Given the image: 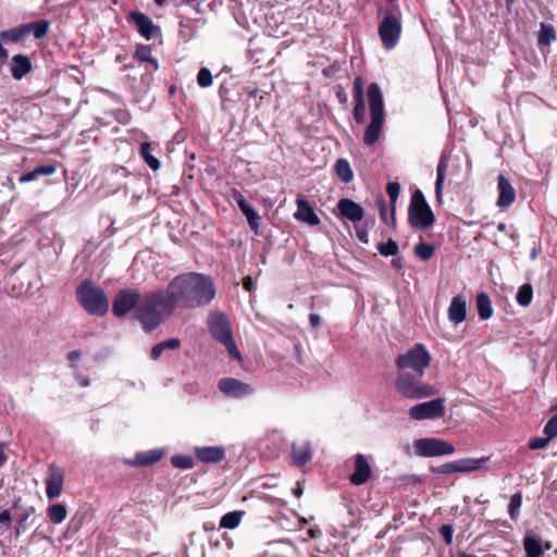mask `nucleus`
I'll list each match as a JSON object with an SVG mask.
<instances>
[{
	"mask_svg": "<svg viewBox=\"0 0 557 557\" xmlns=\"http://www.w3.org/2000/svg\"><path fill=\"white\" fill-rule=\"evenodd\" d=\"M338 211L347 220L356 223L363 219L364 212L360 205L351 199H341L337 203Z\"/></svg>",
	"mask_w": 557,
	"mask_h": 557,
	"instance_id": "20",
	"label": "nucleus"
},
{
	"mask_svg": "<svg viewBox=\"0 0 557 557\" xmlns=\"http://www.w3.org/2000/svg\"><path fill=\"white\" fill-rule=\"evenodd\" d=\"M556 38L555 32L553 27L547 26L545 24H541V30L539 34V44L540 45H550Z\"/></svg>",
	"mask_w": 557,
	"mask_h": 557,
	"instance_id": "44",
	"label": "nucleus"
},
{
	"mask_svg": "<svg viewBox=\"0 0 557 557\" xmlns=\"http://www.w3.org/2000/svg\"><path fill=\"white\" fill-rule=\"evenodd\" d=\"M163 456V451L160 449H151L148 451H141L136 454L134 459L125 460V463L133 467L151 466L158 462Z\"/></svg>",
	"mask_w": 557,
	"mask_h": 557,
	"instance_id": "23",
	"label": "nucleus"
},
{
	"mask_svg": "<svg viewBox=\"0 0 557 557\" xmlns=\"http://www.w3.org/2000/svg\"><path fill=\"white\" fill-rule=\"evenodd\" d=\"M377 250L384 257H395L398 253V245L394 239L389 238L385 243H380L377 245Z\"/></svg>",
	"mask_w": 557,
	"mask_h": 557,
	"instance_id": "39",
	"label": "nucleus"
},
{
	"mask_svg": "<svg viewBox=\"0 0 557 557\" xmlns=\"http://www.w3.org/2000/svg\"><path fill=\"white\" fill-rule=\"evenodd\" d=\"M354 117L359 124L364 122L366 107L363 100L355 101Z\"/></svg>",
	"mask_w": 557,
	"mask_h": 557,
	"instance_id": "50",
	"label": "nucleus"
},
{
	"mask_svg": "<svg viewBox=\"0 0 557 557\" xmlns=\"http://www.w3.org/2000/svg\"><path fill=\"white\" fill-rule=\"evenodd\" d=\"M234 199L239 209L248 205L247 201L245 200L244 196L239 193H236L234 195Z\"/></svg>",
	"mask_w": 557,
	"mask_h": 557,
	"instance_id": "61",
	"label": "nucleus"
},
{
	"mask_svg": "<svg viewBox=\"0 0 557 557\" xmlns=\"http://www.w3.org/2000/svg\"><path fill=\"white\" fill-rule=\"evenodd\" d=\"M25 26H28V34L33 32L34 37L36 39H40L47 35L50 23L48 21L41 20L38 22L27 23Z\"/></svg>",
	"mask_w": 557,
	"mask_h": 557,
	"instance_id": "34",
	"label": "nucleus"
},
{
	"mask_svg": "<svg viewBox=\"0 0 557 557\" xmlns=\"http://www.w3.org/2000/svg\"><path fill=\"white\" fill-rule=\"evenodd\" d=\"M408 221L412 227L419 230L431 227L435 221L433 211L420 189H416L411 195Z\"/></svg>",
	"mask_w": 557,
	"mask_h": 557,
	"instance_id": "8",
	"label": "nucleus"
},
{
	"mask_svg": "<svg viewBox=\"0 0 557 557\" xmlns=\"http://www.w3.org/2000/svg\"><path fill=\"white\" fill-rule=\"evenodd\" d=\"M532 297H533L532 286L530 284H524L519 288L516 299L520 306L525 307V306L530 305V302L532 301Z\"/></svg>",
	"mask_w": 557,
	"mask_h": 557,
	"instance_id": "37",
	"label": "nucleus"
},
{
	"mask_svg": "<svg viewBox=\"0 0 557 557\" xmlns=\"http://www.w3.org/2000/svg\"><path fill=\"white\" fill-rule=\"evenodd\" d=\"M165 348L163 347L162 343H159L151 348L150 356L153 360H157L160 358Z\"/></svg>",
	"mask_w": 557,
	"mask_h": 557,
	"instance_id": "56",
	"label": "nucleus"
},
{
	"mask_svg": "<svg viewBox=\"0 0 557 557\" xmlns=\"http://www.w3.org/2000/svg\"><path fill=\"white\" fill-rule=\"evenodd\" d=\"M433 472L438 473V474H450V473L459 472L458 461L456 460V461L444 463V465L433 469Z\"/></svg>",
	"mask_w": 557,
	"mask_h": 557,
	"instance_id": "48",
	"label": "nucleus"
},
{
	"mask_svg": "<svg viewBox=\"0 0 557 557\" xmlns=\"http://www.w3.org/2000/svg\"><path fill=\"white\" fill-rule=\"evenodd\" d=\"M392 267L396 270H401L404 267L403 259L395 256V258L392 260Z\"/></svg>",
	"mask_w": 557,
	"mask_h": 557,
	"instance_id": "62",
	"label": "nucleus"
},
{
	"mask_svg": "<svg viewBox=\"0 0 557 557\" xmlns=\"http://www.w3.org/2000/svg\"><path fill=\"white\" fill-rule=\"evenodd\" d=\"M497 188H498V207H508L516 199V191L510 182L503 175L499 174L497 178Z\"/></svg>",
	"mask_w": 557,
	"mask_h": 557,
	"instance_id": "21",
	"label": "nucleus"
},
{
	"mask_svg": "<svg viewBox=\"0 0 557 557\" xmlns=\"http://www.w3.org/2000/svg\"><path fill=\"white\" fill-rule=\"evenodd\" d=\"M38 177L37 173H35V169L30 172H27L20 176V183H28L35 181Z\"/></svg>",
	"mask_w": 557,
	"mask_h": 557,
	"instance_id": "58",
	"label": "nucleus"
},
{
	"mask_svg": "<svg viewBox=\"0 0 557 557\" xmlns=\"http://www.w3.org/2000/svg\"><path fill=\"white\" fill-rule=\"evenodd\" d=\"M65 474L64 471L57 465H50L46 478V495L48 499L52 500L58 498L63 491Z\"/></svg>",
	"mask_w": 557,
	"mask_h": 557,
	"instance_id": "13",
	"label": "nucleus"
},
{
	"mask_svg": "<svg viewBox=\"0 0 557 557\" xmlns=\"http://www.w3.org/2000/svg\"><path fill=\"white\" fill-rule=\"evenodd\" d=\"M55 171H57V166L54 164H45V165H39V166L35 168V173H37L38 176H40V175L49 176V175L54 174Z\"/></svg>",
	"mask_w": 557,
	"mask_h": 557,
	"instance_id": "55",
	"label": "nucleus"
},
{
	"mask_svg": "<svg viewBox=\"0 0 557 557\" xmlns=\"http://www.w3.org/2000/svg\"><path fill=\"white\" fill-rule=\"evenodd\" d=\"M10 519H11V517H10V513L8 510H2L0 512V523L8 524L10 522Z\"/></svg>",
	"mask_w": 557,
	"mask_h": 557,
	"instance_id": "63",
	"label": "nucleus"
},
{
	"mask_svg": "<svg viewBox=\"0 0 557 557\" xmlns=\"http://www.w3.org/2000/svg\"><path fill=\"white\" fill-rule=\"evenodd\" d=\"M370 475V463L362 454H357L355 457V471L349 476L350 482L354 485H362L369 480Z\"/></svg>",
	"mask_w": 557,
	"mask_h": 557,
	"instance_id": "17",
	"label": "nucleus"
},
{
	"mask_svg": "<svg viewBox=\"0 0 557 557\" xmlns=\"http://www.w3.org/2000/svg\"><path fill=\"white\" fill-rule=\"evenodd\" d=\"M32 70V61L26 54L18 53L12 58L10 72L13 78L20 81L30 73Z\"/></svg>",
	"mask_w": 557,
	"mask_h": 557,
	"instance_id": "22",
	"label": "nucleus"
},
{
	"mask_svg": "<svg viewBox=\"0 0 557 557\" xmlns=\"http://www.w3.org/2000/svg\"><path fill=\"white\" fill-rule=\"evenodd\" d=\"M431 360V354L425 346L423 344H416L412 348L396 358L395 366L398 371L424 375Z\"/></svg>",
	"mask_w": 557,
	"mask_h": 557,
	"instance_id": "6",
	"label": "nucleus"
},
{
	"mask_svg": "<svg viewBox=\"0 0 557 557\" xmlns=\"http://www.w3.org/2000/svg\"><path fill=\"white\" fill-rule=\"evenodd\" d=\"M194 451L197 459L203 463H218L225 457V449L222 446H196Z\"/></svg>",
	"mask_w": 557,
	"mask_h": 557,
	"instance_id": "18",
	"label": "nucleus"
},
{
	"mask_svg": "<svg viewBox=\"0 0 557 557\" xmlns=\"http://www.w3.org/2000/svg\"><path fill=\"white\" fill-rule=\"evenodd\" d=\"M297 211L294 216L297 221L306 223L310 226L320 224V218L317 215L312 206L304 198L298 197L296 199Z\"/></svg>",
	"mask_w": 557,
	"mask_h": 557,
	"instance_id": "16",
	"label": "nucleus"
},
{
	"mask_svg": "<svg viewBox=\"0 0 557 557\" xmlns=\"http://www.w3.org/2000/svg\"><path fill=\"white\" fill-rule=\"evenodd\" d=\"M379 34L383 46L391 50L393 49L401 34L400 17L393 13H387L379 26Z\"/></svg>",
	"mask_w": 557,
	"mask_h": 557,
	"instance_id": "10",
	"label": "nucleus"
},
{
	"mask_svg": "<svg viewBox=\"0 0 557 557\" xmlns=\"http://www.w3.org/2000/svg\"><path fill=\"white\" fill-rule=\"evenodd\" d=\"M240 211L246 216L249 226L253 231H257L260 226V223H259L260 218H259L258 213L249 205L240 208Z\"/></svg>",
	"mask_w": 557,
	"mask_h": 557,
	"instance_id": "41",
	"label": "nucleus"
},
{
	"mask_svg": "<svg viewBox=\"0 0 557 557\" xmlns=\"http://www.w3.org/2000/svg\"><path fill=\"white\" fill-rule=\"evenodd\" d=\"M48 517L55 524L62 523L67 517V509L63 504H52L47 509Z\"/></svg>",
	"mask_w": 557,
	"mask_h": 557,
	"instance_id": "30",
	"label": "nucleus"
},
{
	"mask_svg": "<svg viewBox=\"0 0 557 557\" xmlns=\"http://www.w3.org/2000/svg\"><path fill=\"white\" fill-rule=\"evenodd\" d=\"M440 534L443 536L446 544L449 545L453 543L454 530L450 524H443L440 528Z\"/></svg>",
	"mask_w": 557,
	"mask_h": 557,
	"instance_id": "54",
	"label": "nucleus"
},
{
	"mask_svg": "<svg viewBox=\"0 0 557 557\" xmlns=\"http://www.w3.org/2000/svg\"><path fill=\"white\" fill-rule=\"evenodd\" d=\"M309 321H310L311 326H313V327H318L321 324V318L317 313H311L309 317Z\"/></svg>",
	"mask_w": 557,
	"mask_h": 557,
	"instance_id": "60",
	"label": "nucleus"
},
{
	"mask_svg": "<svg viewBox=\"0 0 557 557\" xmlns=\"http://www.w3.org/2000/svg\"><path fill=\"white\" fill-rule=\"evenodd\" d=\"M129 18L134 22L139 34L146 39H152L160 34L159 27H157L151 18L140 12H132Z\"/></svg>",
	"mask_w": 557,
	"mask_h": 557,
	"instance_id": "15",
	"label": "nucleus"
},
{
	"mask_svg": "<svg viewBox=\"0 0 557 557\" xmlns=\"http://www.w3.org/2000/svg\"><path fill=\"white\" fill-rule=\"evenodd\" d=\"M244 515H245V512L243 510L230 511V512L225 513L224 516H222L219 527L221 529L233 530L240 524Z\"/></svg>",
	"mask_w": 557,
	"mask_h": 557,
	"instance_id": "28",
	"label": "nucleus"
},
{
	"mask_svg": "<svg viewBox=\"0 0 557 557\" xmlns=\"http://www.w3.org/2000/svg\"><path fill=\"white\" fill-rule=\"evenodd\" d=\"M550 440L553 438L548 435L546 437H533L529 442V448L532 450L545 448Z\"/></svg>",
	"mask_w": 557,
	"mask_h": 557,
	"instance_id": "52",
	"label": "nucleus"
},
{
	"mask_svg": "<svg viewBox=\"0 0 557 557\" xmlns=\"http://www.w3.org/2000/svg\"><path fill=\"white\" fill-rule=\"evenodd\" d=\"M135 58L139 62H149L150 64H152L154 70H158V67H159L157 59H154L151 54L150 46H147V45L138 46L135 51Z\"/></svg>",
	"mask_w": 557,
	"mask_h": 557,
	"instance_id": "32",
	"label": "nucleus"
},
{
	"mask_svg": "<svg viewBox=\"0 0 557 557\" xmlns=\"http://www.w3.org/2000/svg\"><path fill=\"white\" fill-rule=\"evenodd\" d=\"M240 211L246 216L249 226L253 231H257L260 226V223H259L260 218H259L258 213L249 205L240 208Z\"/></svg>",
	"mask_w": 557,
	"mask_h": 557,
	"instance_id": "42",
	"label": "nucleus"
},
{
	"mask_svg": "<svg viewBox=\"0 0 557 557\" xmlns=\"http://www.w3.org/2000/svg\"><path fill=\"white\" fill-rule=\"evenodd\" d=\"M240 211L246 216L249 226L253 231H257L260 226V223H259L260 218H259L258 213L249 205L240 208Z\"/></svg>",
	"mask_w": 557,
	"mask_h": 557,
	"instance_id": "43",
	"label": "nucleus"
},
{
	"mask_svg": "<svg viewBox=\"0 0 557 557\" xmlns=\"http://www.w3.org/2000/svg\"><path fill=\"white\" fill-rule=\"evenodd\" d=\"M171 462L175 468L184 470L191 469L194 467L193 458L186 455H174L171 458Z\"/></svg>",
	"mask_w": 557,
	"mask_h": 557,
	"instance_id": "45",
	"label": "nucleus"
},
{
	"mask_svg": "<svg viewBox=\"0 0 557 557\" xmlns=\"http://www.w3.org/2000/svg\"><path fill=\"white\" fill-rule=\"evenodd\" d=\"M487 459L488 458H480V459L466 458V459L457 460L458 467H459V472L469 473V472L480 470L483 468V466Z\"/></svg>",
	"mask_w": 557,
	"mask_h": 557,
	"instance_id": "31",
	"label": "nucleus"
},
{
	"mask_svg": "<svg viewBox=\"0 0 557 557\" xmlns=\"http://www.w3.org/2000/svg\"><path fill=\"white\" fill-rule=\"evenodd\" d=\"M522 504V497L520 493L513 494L508 505V512L512 519H517L519 509Z\"/></svg>",
	"mask_w": 557,
	"mask_h": 557,
	"instance_id": "47",
	"label": "nucleus"
},
{
	"mask_svg": "<svg viewBox=\"0 0 557 557\" xmlns=\"http://www.w3.org/2000/svg\"><path fill=\"white\" fill-rule=\"evenodd\" d=\"M352 96L355 101L363 100L362 79L356 77L354 81Z\"/></svg>",
	"mask_w": 557,
	"mask_h": 557,
	"instance_id": "53",
	"label": "nucleus"
},
{
	"mask_svg": "<svg viewBox=\"0 0 557 557\" xmlns=\"http://www.w3.org/2000/svg\"><path fill=\"white\" fill-rule=\"evenodd\" d=\"M290 455L293 458V462L297 467L305 466L311 459L312 456L310 443L305 442L301 445L293 444Z\"/></svg>",
	"mask_w": 557,
	"mask_h": 557,
	"instance_id": "24",
	"label": "nucleus"
},
{
	"mask_svg": "<svg viewBox=\"0 0 557 557\" xmlns=\"http://www.w3.org/2000/svg\"><path fill=\"white\" fill-rule=\"evenodd\" d=\"M213 83L212 74L209 69L201 67L197 74V84L201 88L210 87Z\"/></svg>",
	"mask_w": 557,
	"mask_h": 557,
	"instance_id": "46",
	"label": "nucleus"
},
{
	"mask_svg": "<svg viewBox=\"0 0 557 557\" xmlns=\"http://www.w3.org/2000/svg\"><path fill=\"white\" fill-rule=\"evenodd\" d=\"M423 375L416 373L398 371L395 380L397 392L409 399H421L437 394V389L422 381Z\"/></svg>",
	"mask_w": 557,
	"mask_h": 557,
	"instance_id": "5",
	"label": "nucleus"
},
{
	"mask_svg": "<svg viewBox=\"0 0 557 557\" xmlns=\"http://www.w3.org/2000/svg\"><path fill=\"white\" fill-rule=\"evenodd\" d=\"M67 360L70 361V364L71 363H76L78 362L79 358H81V351L79 350H72L67 354Z\"/></svg>",
	"mask_w": 557,
	"mask_h": 557,
	"instance_id": "59",
	"label": "nucleus"
},
{
	"mask_svg": "<svg viewBox=\"0 0 557 557\" xmlns=\"http://www.w3.org/2000/svg\"><path fill=\"white\" fill-rule=\"evenodd\" d=\"M166 289L174 306L189 309L205 306L215 296L212 278L196 272L177 275Z\"/></svg>",
	"mask_w": 557,
	"mask_h": 557,
	"instance_id": "1",
	"label": "nucleus"
},
{
	"mask_svg": "<svg viewBox=\"0 0 557 557\" xmlns=\"http://www.w3.org/2000/svg\"><path fill=\"white\" fill-rule=\"evenodd\" d=\"M70 368L73 370V374H74V377L75 380L77 381V383L82 386V387H88L90 385V380L88 376L84 375L79 369H78V364L76 363H71L70 364Z\"/></svg>",
	"mask_w": 557,
	"mask_h": 557,
	"instance_id": "49",
	"label": "nucleus"
},
{
	"mask_svg": "<svg viewBox=\"0 0 557 557\" xmlns=\"http://www.w3.org/2000/svg\"><path fill=\"white\" fill-rule=\"evenodd\" d=\"M467 318V299L463 295H457L453 297L448 307V319L449 321L458 325L463 322Z\"/></svg>",
	"mask_w": 557,
	"mask_h": 557,
	"instance_id": "19",
	"label": "nucleus"
},
{
	"mask_svg": "<svg viewBox=\"0 0 557 557\" xmlns=\"http://www.w3.org/2000/svg\"><path fill=\"white\" fill-rule=\"evenodd\" d=\"M386 193L389 197L391 206H392L391 218H392L393 223H395V203H396L397 198L400 193V185L397 182H389L386 186Z\"/></svg>",
	"mask_w": 557,
	"mask_h": 557,
	"instance_id": "36",
	"label": "nucleus"
},
{
	"mask_svg": "<svg viewBox=\"0 0 557 557\" xmlns=\"http://www.w3.org/2000/svg\"><path fill=\"white\" fill-rule=\"evenodd\" d=\"M79 305L92 315H103L109 311V299L101 287L91 281L82 282L76 289Z\"/></svg>",
	"mask_w": 557,
	"mask_h": 557,
	"instance_id": "4",
	"label": "nucleus"
},
{
	"mask_svg": "<svg viewBox=\"0 0 557 557\" xmlns=\"http://www.w3.org/2000/svg\"><path fill=\"white\" fill-rule=\"evenodd\" d=\"M524 549L528 557H541L543 554L541 541L535 536H527L524 540Z\"/></svg>",
	"mask_w": 557,
	"mask_h": 557,
	"instance_id": "33",
	"label": "nucleus"
},
{
	"mask_svg": "<svg viewBox=\"0 0 557 557\" xmlns=\"http://www.w3.org/2000/svg\"><path fill=\"white\" fill-rule=\"evenodd\" d=\"M161 343L165 349H177L181 345V341L177 338H170Z\"/></svg>",
	"mask_w": 557,
	"mask_h": 557,
	"instance_id": "57",
	"label": "nucleus"
},
{
	"mask_svg": "<svg viewBox=\"0 0 557 557\" xmlns=\"http://www.w3.org/2000/svg\"><path fill=\"white\" fill-rule=\"evenodd\" d=\"M240 211L246 216L249 226L253 231H257L260 226V223H259L260 218H259L258 213L249 205L240 208Z\"/></svg>",
	"mask_w": 557,
	"mask_h": 557,
	"instance_id": "40",
	"label": "nucleus"
},
{
	"mask_svg": "<svg viewBox=\"0 0 557 557\" xmlns=\"http://www.w3.org/2000/svg\"><path fill=\"white\" fill-rule=\"evenodd\" d=\"M543 433L554 438L557 436V413L554 414L545 424Z\"/></svg>",
	"mask_w": 557,
	"mask_h": 557,
	"instance_id": "51",
	"label": "nucleus"
},
{
	"mask_svg": "<svg viewBox=\"0 0 557 557\" xmlns=\"http://www.w3.org/2000/svg\"><path fill=\"white\" fill-rule=\"evenodd\" d=\"M140 154L150 169L156 171L160 168V161L151 154V146L149 143L141 144Z\"/></svg>",
	"mask_w": 557,
	"mask_h": 557,
	"instance_id": "35",
	"label": "nucleus"
},
{
	"mask_svg": "<svg viewBox=\"0 0 557 557\" xmlns=\"http://www.w3.org/2000/svg\"><path fill=\"white\" fill-rule=\"evenodd\" d=\"M476 309L482 320H487L493 315L492 302L486 293H479L476 295Z\"/></svg>",
	"mask_w": 557,
	"mask_h": 557,
	"instance_id": "27",
	"label": "nucleus"
},
{
	"mask_svg": "<svg viewBox=\"0 0 557 557\" xmlns=\"http://www.w3.org/2000/svg\"><path fill=\"white\" fill-rule=\"evenodd\" d=\"M371 121L363 135L366 146H373L382 134L384 123V101L381 89L376 83H371L367 91Z\"/></svg>",
	"mask_w": 557,
	"mask_h": 557,
	"instance_id": "3",
	"label": "nucleus"
},
{
	"mask_svg": "<svg viewBox=\"0 0 557 557\" xmlns=\"http://www.w3.org/2000/svg\"><path fill=\"white\" fill-rule=\"evenodd\" d=\"M435 249L432 245L419 243L414 247V253L423 261L430 260L434 256Z\"/></svg>",
	"mask_w": 557,
	"mask_h": 557,
	"instance_id": "38",
	"label": "nucleus"
},
{
	"mask_svg": "<svg viewBox=\"0 0 557 557\" xmlns=\"http://www.w3.org/2000/svg\"><path fill=\"white\" fill-rule=\"evenodd\" d=\"M447 158L445 156H442L437 168H436V181H435V195L436 199L442 202L443 198V187H444V181L446 177V170H447Z\"/></svg>",
	"mask_w": 557,
	"mask_h": 557,
	"instance_id": "25",
	"label": "nucleus"
},
{
	"mask_svg": "<svg viewBox=\"0 0 557 557\" xmlns=\"http://www.w3.org/2000/svg\"><path fill=\"white\" fill-rule=\"evenodd\" d=\"M414 449L417 455L421 457H437L455 453V447L450 443L435 437L417 440Z\"/></svg>",
	"mask_w": 557,
	"mask_h": 557,
	"instance_id": "9",
	"label": "nucleus"
},
{
	"mask_svg": "<svg viewBox=\"0 0 557 557\" xmlns=\"http://www.w3.org/2000/svg\"><path fill=\"white\" fill-rule=\"evenodd\" d=\"M219 389L232 398H243L253 393L251 385L234 377H224L219 381Z\"/></svg>",
	"mask_w": 557,
	"mask_h": 557,
	"instance_id": "14",
	"label": "nucleus"
},
{
	"mask_svg": "<svg viewBox=\"0 0 557 557\" xmlns=\"http://www.w3.org/2000/svg\"><path fill=\"white\" fill-rule=\"evenodd\" d=\"M445 414V399L435 398L425 403L412 406L409 409V417L413 420H435Z\"/></svg>",
	"mask_w": 557,
	"mask_h": 557,
	"instance_id": "11",
	"label": "nucleus"
},
{
	"mask_svg": "<svg viewBox=\"0 0 557 557\" xmlns=\"http://www.w3.org/2000/svg\"><path fill=\"white\" fill-rule=\"evenodd\" d=\"M175 306L170 297L168 289L149 295L136 308V319L148 330H154L165 317H169Z\"/></svg>",
	"mask_w": 557,
	"mask_h": 557,
	"instance_id": "2",
	"label": "nucleus"
},
{
	"mask_svg": "<svg viewBox=\"0 0 557 557\" xmlns=\"http://www.w3.org/2000/svg\"><path fill=\"white\" fill-rule=\"evenodd\" d=\"M335 172L343 183H350L354 178V173L349 162L346 159H338L335 163Z\"/></svg>",
	"mask_w": 557,
	"mask_h": 557,
	"instance_id": "29",
	"label": "nucleus"
},
{
	"mask_svg": "<svg viewBox=\"0 0 557 557\" xmlns=\"http://www.w3.org/2000/svg\"><path fill=\"white\" fill-rule=\"evenodd\" d=\"M28 35V26L22 24L0 33V39L3 42H17Z\"/></svg>",
	"mask_w": 557,
	"mask_h": 557,
	"instance_id": "26",
	"label": "nucleus"
},
{
	"mask_svg": "<svg viewBox=\"0 0 557 557\" xmlns=\"http://www.w3.org/2000/svg\"><path fill=\"white\" fill-rule=\"evenodd\" d=\"M140 294L136 289L120 290L113 299L112 311L115 317H124L136 308Z\"/></svg>",
	"mask_w": 557,
	"mask_h": 557,
	"instance_id": "12",
	"label": "nucleus"
},
{
	"mask_svg": "<svg viewBox=\"0 0 557 557\" xmlns=\"http://www.w3.org/2000/svg\"><path fill=\"white\" fill-rule=\"evenodd\" d=\"M321 535H322V532L320 531V529L311 528L308 530L309 539H317V537H320Z\"/></svg>",
	"mask_w": 557,
	"mask_h": 557,
	"instance_id": "64",
	"label": "nucleus"
},
{
	"mask_svg": "<svg viewBox=\"0 0 557 557\" xmlns=\"http://www.w3.org/2000/svg\"><path fill=\"white\" fill-rule=\"evenodd\" d=\"M208 327L211 335L225 346L228 355L232 358L236 360L242 359V355L233 338L231 323L224 313H211L208 319Z\"/></svg>",
	"mask_w": 557,
	"mask_h": 557,
	"instance_id": "7",
	"label": "nucleus"
}]
</instances>
